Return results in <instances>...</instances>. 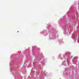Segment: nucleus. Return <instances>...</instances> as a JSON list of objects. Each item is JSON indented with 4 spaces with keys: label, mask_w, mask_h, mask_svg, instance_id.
Wrapping results in <instances>:
<instances>
[{
    "label": "nucleus",
    "mask_w": 79,
    "mask_h": 79,
    "mask_svg": "<svg viewBox=\"0 0 79 79\" xmlns=\"http://www.w3.org/2000/svg\"><path fill=\"white\" fill-rule=\"evenodd\" d=\"M18 32H19V31H18Z\"/></svg>",
    "instance_id": "nucleus-1"
}]
</instances>
